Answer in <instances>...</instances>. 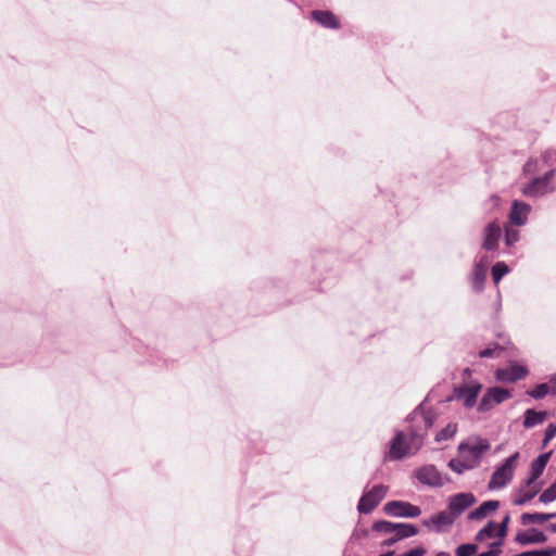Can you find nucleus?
<instances>
[{
    "label": "nucleus",
    "instance_id": "obj_1",
    "mask_svg": "<svg viewBox=\"0 0 556 556\" xmlns=\"http://www.w3.org/2000/svg\"><path fill=\"white\" fill-rule=\"evenodd\" d=\"M434 414L431 410H425L421 407L413 410L406 421L407 435L412 440V446L414 451H419L424 445L425 439L428 435V431L434 424Z\"/></svg>",
    "mask_w": 556,
    "mask_h": 556
},
{
    "label": "nucleus",
    "instance_id": "obj_2",
    "mask_svg": "<svg viewBox=\"0 0 556 556\" xmlns=\"http://www.w3.org/2000/svg\"><path fill=\"white\" fill-rule=\"evenodd\" d=\"M372 530L376 532L391 534L390 538L382 542V546H391L396 542L415 536L419 533V529L412 523L391 522L388 520H378L372 523Z\"/></svg>",
    "mask_w": 556,
    "mask_h": 556
},
{
    "label": "nucleus",
    "instance_id": "obj_3",
    "mask_svg": "<svg viewBox=\"0 0 556 556\" xmlns=\"http://www.w3.org/2000/svg\"><path fill=\"white\" fill-rule=\"evenodd\" d=\"M518 458L519 453L516 452L511 456L507 457L504 463L494 470L488 484L490 490L502 489L513 480Z\"/></svg>",
    "mask_w": 556,
    "mask_h": 556
},
{
    "label": "nucleus",
    "instance_id": "obj_4",
    "mask_svg": "<svg viewBox=\"0 0 556 556\" xmlns=\"http://www.w3.org/2000/svg\"><path fill=\"white\" fill-rule=\"evenodd\" d=\"M417 451H414L412 446V440L408 438L406 440V434L404 431L396 430L393 439L390 442V450L388 453V457L391 460H401L404 457L415 454Z\"/></svg>",
    "mask_w": 556,
    "mask_h": 556
},
{
    "label": "nucleus",
    "instance_id": "obj_5",
    "mask_svg": "<svg viewBox=\"0 0 556 556\" xmlns=\"http://www.w3.org/2000/svg\"><path fill=\"white\" fill-rule=\"evenodd\" d=\"M387 490V486L377 484L370 491L364 492L357 505L358 511L361 514H370L383 500Z\"/></svg>",
    "mask_w": 556,
    "mask_h": 556
},
{
    "label": "nucleus",
    "instance_id": "obj_6",
    "mask_svg": "<svg viewBox=\"0 0 556 556\" xmlns=\"http://www.w3.org/2000/svg\"><path fill=\"white\" fill-rule=\"evenodd\" d=\"M416 479L426 485L432 488L443 486L450 481L447 476H443L434 465H425L415 471Z\"/></svg>",
    "mask_w": 556,
    "mask_h": 556
},
{
    "label": "nucleus",
    "instance_id": "obj_7",
    "mask_svg": "<svg viewBox=\"0 0 556 556\" xmlns=\"http://www.w3.org/2000/svg\"><path fill=\"white\" fill-rule=\"evenodd\" d=\"M383 511L392 517L416 518L421 515L419 506L403 501H390L384 504Z\"/></svg>",
    "mask_w": 556,
    "mask_h": 556
},
{
    "label": "nucleus",
    "instance_id": "obj_8",
    "mask_svg": "<svg viewBox=\"0 0 556 556\" xmlns=\"http://www.w3.org/2000/svg\"><path fill=\"white\" fill-rule=\"evenodd\" d=\"M529 375V368L527 365L519 364L517 362H509L504 368H498L495 371L497 382H517L526 379Z\"/></svg>",
    "mask_w": 556,
    "mask_h": 556
},
{
    "label": "nucleus",
    "instance_id": "obj_9",
    "mask_svg": "<svg viewBox=\"0 0 556 556\" xmlns=\"http://www.w3.org/2000/svg\"><path fill=\"white\" fill-rule=\"evenodd\" d=\"M490 443L486 439H478L476 443H460L458 446L459 454L471 464H479L482 455L489 451Z\"/></svg>",
    "mask_w": 556,
    "mask_h": 556
},
{
    "label": "nucleus",
    "instance_id": "obj_10",
    "mask_svg": "<svg viewBox=\"0 0 556 556\" xmlns=\"http://www.w3.org/2000/svg\"><path fill=\"white\" fill-rule=\"evenodd\" d=\"M476 496L472 493H458L450 496L447 510L456 520L465 510L476 503Z\"/></svg>",
    "mask_w": 556,
    "mask_h": 556
},
{
    "label": "nucleus",
    "instance_id": "obj_11",
    "mask_svg": "<svg viewBox=\"0 0 556 556\" xmlns=\"http://www.w3.org/2000/svg\"><path fill=\"white\" fill-rule=\"evenodd\" d=\"M511 396L510 392L503 388H491L481 399L478 410L488 412L495 404H501Z\"/></svg>",
    "mask_w": 556,
    "mask_h": 556
},
{
    "label": "nucleus",
    "instance_id": "obj_12",
    "mask_svg": "<svg viewBox=\"0 0 556 556\" xmlns=\"http://www.w3.org/2000/svg\"><path fill=\"white\" fill-rule=\"evenodd\" d=\"M523 195L529 198H539L555 191L552 184H546L539 177L532 178L528 184L523 185L521 189Z\"/></svg>",
    "mask_w": 556,
    "mask_h": 556
},
{
    "label": "nucleus",
    "instance_id": "obj_13",
    "mask_svg": "<svg viewBox=\"0 0 556 556\" xmlns=\"http://www.w3.org/2000/svg\"><path fill=\"white\" fill-rule=\"evenodd\" d=\"M502 237V229L497 222L489 223L483 229L482 248L485 251L494 252L498 249V242Z\"/></svg>",
    "mask_w": 556,
    "mask_h": 556
},
{
    "label": "nucleus",
    "instance_id": "obj_14",
    "mask_svg": "<svg viewBox=\"0 0 556 556\" xmlns=\"http://www.w3.org/2000/svg\"><path fill=\"white\" fill-rule=\"evenodd\" d=\"M455 522L454 517L447 510H442L435 515H432L429 519H424L422 525L427 528L433 527L437 533L443 532L446 528H450Z\"/></svg>",
    "mask_w": 556,
    "mask_h": 556
},
{
    "label": "nucleus",
    "instance_id": "obj_15",
    "mask_svg": "<svg viewBox=\"0 0 556 556\" xmlns=\"http://www.w3.org/2000/svg\"><path fill=\"white\" fill-rule=\"evenodd\" d=\"M551 455L552 452L541 454L531 463L529 478L525 481L526 488H529L542 476Z\"/></svg>",
    "mask_w": 556,
    "mask_h": 556
},
{
    "label": "nucleus",
    "instance_id": "obj_16",
    "mask_svg": "<svg viewBox=\"0 0 556 556\" xmlns=\"http://www.w3.org/2000/svg\"><path fill=\"white\" fill-rule=\"evenodd\" d=\"M531 206L522 201L515 200L509 212V220L515 226H523L527 223Z\"/></svg>",
    "mask_w": 556,
    "mask_h": 556
},
{
    "label": "nucleus",
    "instance_id": "obj_17",
    "mask_svg": "<svg viewBox=\"0 0 556 556\" xmlns=\"http://www.w3.org/2000/svg\"><path fill=\"white\" fill-rule=\"evenodd\" d=\"M547 541L543 531L531 528L528 531H520L515 536V542L520 545L542 544Z\"/></svg>",
    "mask_w": 556,
    "mask_h": 556
},
{
    "label": "nucleus",
    "instance_id": "obj_18",
    "mask_svg": "<svg viewBox=\"0 0 556 556\" xmlns=\"http://www.w3.org/2000/svg\"><path fill=\"white\" fill-rule=\"evenodd\" d=\"M311 17L325 28L337 29L340 27L339 18L329 10H314L311 12Z\"/></svg>",
    "mask_w": 556,
    "mask_h": 556
},
{
    "label": "nucleus",
    "instance_id": "obj_19",
    "mask_svg": "<svg viewBox=\"0 0 556 556\" xmlns=\"http://www.w3.org/2000/svg\"><path fill=\"white\" fill-rule=\"evenodd\" d=\"M482 384H460L458 397L464 400V406L471 408L477 402Z\"/></svg>",
    "mask_w": 556,
    "mask_h": 556
},
{
    "label": "nucleus",
    "instance_id": "obj_20",
    "mask_svg": "<svg viewBox=\"0 0 556 556\" xmlns=\"http://www.w3.org/2000/svg\"><path fill=\"white\" fill-rule=\"evenodd\" d=\"M486 279V264H482V261H478L473 265L471 276V287L476 293L482 292L484 289V282Z\"/></svg>",
    "mask_w": 556,
    "mask_h": 556
},
{
    "label": "nucleus",
    "instance_id": "obj_21",
    "mask_svg": "<svg viewBox=\"0 0 556 556\" xmlns=\"http://www.w3.org/2000/svg\"><path fill=\"white\" fill-rule=\"evenodd\" d=\"M498 506H500L498 501H494V500L485 501L479 507L471 510L468 514L467 518L469 520L480 521V520L484 519L491 513L495 511L498 508Z\"/></svg>",
    "mask_w": 556,
    "mask_h": 556
},
{
    "label": "nucleus",
    "instance_id": "obj_22",
    "mask_svg": "<svg viewBox=\"0 0 556 556\" xmlns=\"http://www.w3.org/2000/svg\"><path fill=\"white\" fill-rule=\"evenodd\" d=\"M553 518H556V513H523L520 521L523 526L531 523L542 525Z\"/></svg>",
    "mask_w": 556,
    "mask_h": 556
},
{
    "label": "nucleus",
    "instance_id": "obj_23",
    "mask_svg": "<svg viewBox=\"0 0 556 556\" xmlns=\"http://www.w3.org/2000/svg\"><path fill=\"white\" fill-rule=\"evenodd\" d=\"M546 412H536L533 408H529L525 412L523 427L529 429L542 424L546 419Z\"/></svg>",
    "mask_w": 556,
    "mask_h": 556
},
{
    "label": "nucleus",
    "instance_id": "obj_24",
    "mask_svg": "<svg viewBox=\"0 0 556 556\" xmlns=\"http://www.w3.org/2000/svg\"><path fill=\"white\" fill-rule=\"evenodd\" d=\"M509 270V266L505 262H496L491 270L493 282L497 285Z\"/></svg>",
    "mask_w": 556,
    "mask_h": 556
},
{
    "label": "nucleus",
    "instance_id": "obj_25",
    "mask_svg": "<svg viewBox=\"0 0 556 556\" xmlns=\"http://www.w3.org/2000/svg\"><path fill=\"white\" fill-rule=\"evenodd\" d=\"M539 492V489L523 491L519 490L513 501L515 505L522 506L529 503Z\"/></svg>",
    "mask_w": 556,
    "mask_h": 556
},
{
    "label": "nucleus",
    "instance_id": "obj_26",
    "mask_svg": "<svg viewBox=\"0 0 556 556\" xmlns=\"http://www.w3.org/2000/svg\"><path fill=\"white\" fill-rule=\"evenodd\" d=\"M448 467L455 471L456 473H463L465 470H470L475 467V464L469 463V460H464L453 458L448 462Z\"/></svg>",
    "mask_w": 556,
    "mask_h": 556
},
{
    "label": "nucleus",
    "instance_id": "obj_27",
    "mask_svg": "<svg viewBox=\"0 0 556 556\" xmlns=\"http://www.w3.org/2000/svg\"><path fill=\"white\" fill-rule=\"evenodd\" d=\"M496 529V523L494 521H489L481 530L476 534V541L482 542L485 539H490L494 535Z\"/></svg>",
    "mask_w": 556,
    "mask_h": 556
},
{
    "label": "nucleus",
    "instance_id": "obj_28",
    "mask_svg": "<svg viewBox=\"0 0 556 556\" xmlns=\"http://www.w3.org/2000/svg\"><path fill=\"white\" fill-rule=\"evenodd\" d=\"M456 431H457V426L455 424H448L446 427L441 429L435 434V441L442 442V441L450 440L455 435Z\"/></svg>",
    "mask_w": 556,
    "mask_h": 556
},
{
    "label": "nucleus",
    "instance_id": "obj_29",
    "mask_svg": "<svg viewBox=\"0 0 556 556\" xmlns=\"http://www.w3.org/2000/svg\"><path fill=\"white\" fill-rule=\"evenodd\" d=\"M520 232L519 230L513 227H505L504 232V242L507 247H513L516 242L519 241Z\"/></svg>",
    "mask_w": 556,
    "mask_h": 556
},
{
    "label": "nucleus",
    "instance_id": "obj_30",
    "mask_svg": "<svg viewBox=\"0 0 556 556\" xmlns=\"http://www.w3.org/2000/svg\"><path fill=\"white\" fill-rule=\"evenodd\" d=\"M478 551V546L472 543L460 544L456 551V556H473Z\"/></svg>",
    "mask_w": 556,
    "mask_h": 556
},
{
    "label": "nucleus",
    "instance_id": "obj_31",
    "mask_svg": "<svg viewBox=\"0 0 556 556\" xmlns=\"http://www.w3.org/2000/svg\"><path fill=\"white\" fill-rule=\"evenodd\" d=\"M514 556H556V547H547L539 551H528Z\"/></svg>",
    "mask_w": 556,
    "mask_h": 556
},
{
    "label": "nucleus",
    "instance_id": "obj_32",
    "mask_svg": "<svg viewBox=\"0 0 556 556\" xmlns=\"http://www.w3.org/2000/svg\"><path fill=\"white\" fill-rule=\"evenodd\" d=\"M540 161L551 167V168H555V164H556V150H553V149H548L546 151H544L541 155V159Z\"/></svg>",
    "mask_w": 556,
    "mask_h": 556
},
{
    "label": "nucleus",
    "instance_id": "obj_33",
    "mask_svg": "<svg viewBox=\"0 0 556 556\" xmlns=\"http://www.w3.org/2000/svg\"><path fill=\"white\" fill-rule=\"evenodd\" d=\"M503 351V349L494 343L493 346H488L481 351H479V356L481 358H489V357H494V356H498V354Z\"/></svg>",
    "mask_w": 556,
    "mask_h": 556
},
{
    "label": "nucleus",
    "instance_id": "obj_34",
    "mask_svg": "<svg viewBox=\"0 0 556 556\" xmlns=\"http://www.w3.org/2000/svg\"><path fill=\"white\" fill-rule=\"evenodd\" d=\"M548 393V384H536V387L529 391L528 394L533 399H543Z\"/></svg>",
    "mask_w": 556,
    "mask_h": 556
},
{
    "label": "nucleus",
    "instance_id": "obj_35",
    "mask_svg": "<svg viewBox=\"0 0 556 556\" xmlns=\"http://www.w3.org/2000/svg\"><path fill=\"white\" fill-rule=\"evenodd\" d=\"M509 520H510V517L507 514L497 527V536L500 538V541H502V542H503V539L507 535Z\"/></svg>",
    "mask_w": 556,
    "mask_h": 556
},
{
    "label": "nucleus",
    "instance_id": "obj_36",
    "mask_svg": "<svg viewBox=\"0 0 556 556\" xmlns=\"http://www.w3.org/2000/svg\"><path fill=\"white\" fill-rule=\"evenodd\" d=\"M556 435V425L549 424L544 433V440L542 442V447H546L551 440H553Z\"/></svg>",
    "mask_w": 556,
    "mask_h": 556
},
{
    "label": "nucleus",
    "instance_id": "obj_37",
    "mask_svg": "<svg viewBox=\"0 0 556 556\" xmlns=\"http://www.w3.org/2000/svg\"><path fill=\"white\" fill-rule=\"evenodd\" d=\"M427 553L426 548L424 546H417L415 548H412L405 553H403L404 556H424Z\"/></svg>",
    "mask_w": 556,
    "mask_h": 556
},
{
    "label": "nucleus",
    "instance_id": "obj_38",
    "mask_svg": "<svg viewBox=\"0 0 556 556\" xmlns=\"http://www.w3.org/2000/svg\"><path fill=\"white\" fill-rule=\"evenodd\" d=\"M538 163H539V160H529L523 166V172L525 173L534 172Z\"/></svg>",
    "mask_w": 556,
    "mask_h": 556
},
{
    "label": "nucleus",
    "instance_id": "obj_39",
    "mask_svg": "<svg viewBox=\"0 0 556 556\" xmlns=\"http://www.w3.org/2000/svg\"><path fill=\"white\" fill-rule=\"evenodd\" d=\"M556 175V168H549L546 173L540 176L544 182L552 184V178Z\"/></svg>",
    "mask_w": 556,
    "mask_h": 556
},
{
    "label": "nucleus",
    "instance_id": "obj_40",
    "mask_svg": "<svg viewBox=\"0 0 556 556\" xmlns=\"http://www.w3.org/2000/svg\"><path fill=\"white\" fill-rule=\"evenodd\" d=\"M551 532L556 533V523H552L547 528Z\"/></svg>",
    "mask_w": 556,
    "mask_h": 556
},
{
    "label": "nucleus",
    "instance_id": "obj_41",
    "mask_svg": "<svg viewBox=\"0 0 556 556\" xmlns=\"http://www.w3.org/2000/svg\"><path fill=\"white\" fill-rule=\"evenodd\" d=\"M547 382L554 383L556 382V374L549 376V380Z\"/></svg>",
    "mask_w": 556,
    "mask_h": 556
},
{
    "label": "nucleus",
    "instance_id": "obj_42",
    "mask_svg": "<svg viewBox=\"0 0 556 556\" xmlns=\"http://www.w3.org/2000/svg\"><path fill=\"white\" fill-rule=\"evenodd\" d=\"M393 555H394V551H389V552H387L384 554H381L379 556H393Z\"/></svg>",
    "mask_w": 556,
    "mask_h": 556
},
{
    "label": "nucleus",
    "instance_id": "obj_43",
    "mask_svg": "<svg viewBox=\"0 0 556 556\" xmlns=\"http://www.w3.org/2000/svg\"><path fill=\"white\" fill-rule=\"evenodd\" d=\"M479 261H482V264H486L489 263L488 261V257L486 256H482Z\"/></svg>",
    "mask_w": 556,
    "mask_h": 556
},
{
    "label": "nucleus",
    "instance_id": "obj_44",
    "mask_svg": "<svg viewBox=\"0 0 556 556\" xmlns=\"http://www.w3.org/2000/svg\"><path fill=\"white\" fill-rule=\"evenodd\" d=\"M435 556H451V555L446 552H439Z\"/></svg>",
    "mask_w": 556,
    "mask_h": 556
},
{
    "label": "nucleus",
    "instance_id": "obj_45",
    "mask_svg": "<svg viewBox=\"0 0 556 556\" xmlns=\"http://www.w3.org/2000/svg\"><path fill=\"white\" fill-rule=\"evenodd\" d=\"M464 375H468L469 376L470 375V369L469 368H465L464 369Z\"/></svg>",
    "mask_w": 556,
    "mask_h": 556
}]
</instances>
